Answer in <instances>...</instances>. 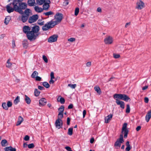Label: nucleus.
Masks as SVG:
<instances>
[{
    "instance_id": "nucleus-1",
    "label": "nucleus",
    "mask_w": 151,
    "mask_h": 151,
    "mask_svg": "<svg viewBox=\"0 0 151 151\" xmlns=\"http://www.w3.org/2000/svg\"><path fill=\"white\" fill-rule=\"evenodd\" d=\"M63 18V14L61 13H57L54 16V18L56 19L55 21L51 20L47 22L44 26L42 27V29L44 31H46L50 29L53 27L58 22H60Z\"/></svg>"
},
{
    "instance_id": "nucleus-2",
    "label": "nucleus",
    "mask_w": 151,
    "mask_h": 151,
    "mask_svg": "<svg viewBox=\"0 0 151 151\" xmlns=\"http://www.w3.org/2000/svg\"><path fill=\"white\" fill-rule=\"evenodd\" d=\"M127 123H124L122 129V134L120 135L119 138L117 139L114 144V146L117 149L119 148L121 144L124 142L123 134H124V138H127V137L129 131L127 129Z\"/></svg>"
},
{
    "instance_id": "nucleus-3",
    "label": "nucleus",
    "mask_w": 151,
    "mask_h": 151,
    "mask_svg": "<svg viewBox=\"0 0 151 151\" xmlns=\"http://www.w3.org/2000/svg\"><path fill=\"white\" fill-rule=\"evenodd\" d=\"M40 30V27L37 25H35L32 27L29 34L30 35L31 41L35 40L39 36L40 33L39 32Z\"/></svg>"
},
{
    "instance_id": "nucleus-4",
    "label": "nucleus",
    "mask_w": 151,
    "mask_h": 151,
    "mask_svg": "<svg viewBox=\"0 0 151 151\" xmlns=\"http://www.w3.org/2000/svg\"><path fill=\"white\" fill-rule=\"evenodd\" d=\"M6 8L7 12L9 13L13 12L14 11L16 12L18 11L17 5L13 1L7 5Z\"/></svg>"
},
{
    "instance_id": "nucleus-5",
    "label": "nucleus",
    "mask_w": 151,
    "mask_h": 151,
    "mask_svg": "<svg viewBox=\"0 0 151 151\" xmlns=\"http://www.w3.org/2000/svg\"><path fill=\"white\" fill-rule=\"evenodd\" d=\"M114 99H117L119 100H122L126 101H130V99L129 97L125 94H115L113 96Z\"/></svg>"
},
{
    "instance_id": "nucleus-6",
    "label": "nucleus",
    "mask_w": 151,
    "mask_h": 151,
    "mask_svg": "<svg viewBox=\"0 0 151 151\" xmlns=\"http://www.w3.org/2000/svg\"><path fill=\"white\" fill-rule=\"evenodd\" d=\"M17 6L18 9V11L17 12H19L21 14H23L24 12L22 11L23 9H25L27 7V4L25 3L22 2L19 3H17Z\"/></svg>"
},
{
    "instance_id": "nucleus-7",
    "label": "nucleus",
    "mask_w": 151,
    "mask_h": 151,
    "mask_svg": "<svg viewBox=\"0 0 151 151\" xmlns=\"http://www.w3.org/2000/svg\"><path fill=\"white\" fill-rule=\"evenodd\" d=\"M30 29L31 28L27 26H25L23 27V31L24 33L26 34L28 39L31 41L30 35L29 34V33H30L31 31Z\"/></svg>"
},
{
    "instance_id": "nucleus-8",
    "label": "nucleus",
    "mask_w": 151,
    "mask_h": 151,
    "mask_svg": "<svg viewBox=\"0 0 151 151\" xmlns=\"http://www.w3.org/2000/svg\"><path fill=\"white\" fill-rule=\"evenodd\" d=\"M145 4L141 0H138L136 3V8L138 9H141L144 7Z\"/></svg>"
},
{
    "instance_id": "nucleus-9",
    "label": "nucleus",
    "mask_w": 151,
    "mask_h": 151,
    "mask_svg": "<svg viewBox=\"0 0 151 151\" xmlns=\"http://www.w3.org/2000/svg\"><path fill=\"white\" fill-rule=\"evenodd\" d=\"M38 16L37 15H34L30 17L28 19V22L32 23L35 22L38 19Z\"/></svg>"
},
{
    "instance_id": "nucleus-10",
    "label": "nucleus",
    "mask_w": 151,
    "mask_h": 151,
    "mask_svg": "<svg viewBox=\"0 0 151 151\" xmlns=\"http://www.w3.org/2000/svg\"><path fill=\"white\" fill-rule=\"evenodd\" d=\"M58 36L57 35H54L50 36L48 39L49 42H56L57 40Z\"/></svg>"
},
{
    "instance_id": "nucleus-11",
    "label": "nucleus",
    "mask_w": 151,
    "mask_h": 151,
    "mask_svg": "<svg viewBox=\"0 0 151 151\" xmlns=\"http://www.w3.org/2000/svg\"><path fill=\"white\" fill-rule=\"evenodd\" d=\"M114 99L116 100V104L118 105H119L121 108L124 109L125 107L124 103L123 101H121L117 99Z\"/></svg>"
},
{
    "instance_id": "nucleus-12",
    "label": "nucleus",
    "mask_w": 151,
    "mask_h": 151,
    "mask_svg": "<svg viewBox=\"0 0 151 151\" xmlns=\"http://www.w3.org/2000/svg\"><path fill=\"white\" fill-rule=\"evenodd\" d=\"M104 41L106 44H111L113 42V39L111 37L109 36L106 37L104 39Z\"/></svg>"
},
{
    "instance_id": "nucleus-13",
    "label": "nucleus",
    "mask_w": 151,
    "mask_h": 151,
    "mask_svg": "<svg viewBox=\"0 0 151 151\" xmlns=\"http://www.w3.org/2000/svg\"><path fill=\"white\" fill-rule=\"evenodd\" d=\"M50 3V2H48V0L46 1L43 4V9L47 10L50 7L49 4Z\"/></svg>"
},
{
    "instance_id": "nucleus-14",
    "label": "nucleus",
    "mask_w": 151,
    "mask_h": 151,
    "mask_svg": "<svg viewBox=\"0 0 151 151\" xmlns=\"http://www.w3.org/2000/svg\"><path fill=\"white\" fill-rule=\"evenodd\" d=\"M47 101L45 99L42 98L39 100L40 106H44L46 104Z\"/></svg>"
},
{
    "instance_id": "nucleus-15",
    "label": "nucleus",
    "mask_w": 151,
    "mask_h": 151,
    "mask_svg": "<svg viewBox=\"0 0 151 151\" xmlns=\"http://www.w3.org/2000/svg\"><path fill=\"white\" fill-rule=\"evenodd\" d=\"M151 117V109L147 113L145 119L147 122H149L150 119Z\"/></svg>"
},
{
    "instance_id": "nucleus-16",
    "label": "nucleus",
    "mask_w": 151,
    "mask_h": 151,
    "mask_svg": "<svg viewBox=\"0 0 151 151\" xmlns=\"http://www.w3.org/2000/svg\"><path fill=\"white\" fill-rule=\"evenodd\" d=\"M112 114H110L106 117L105 119V123H108L110 122V121L112 118Z\"/></svg>"
},
{
    "instance_id": "nucleus-17",
    "label": "nucleus",
    "mask_w": 151,
    "mask_h": 151,
    "mask_svg": "<svg viewBox=\"0 0 151 151\" xmlns=\"http://www.w3.org/2000/svg\"><path fill=\"white\" fill-rule=\"evenodd\" d=\"M57 101L58 102H60L61 104H64L65 102V100L64 98L61 97L60 96L58 97Z\"/></svg>"
},
{
    "instance_id": "nucleus-18",
    "label": "nucleus",
    "mask_w": 151,
    "mask_h": 151,
    "mask_svg": "<svg viewBox=\"0 0 151 151\" xmlns=\"http://www.w3.org/2000/svg\"><path fill=\"white\" fill-rule=\"evenodd\" d=\"M4 150L6 151H16V149L15 148H13L11 146L5 148Z\"/></svg>"
},
{
    "instance_id": "nucleus-19",
    "label": "nucleus",
    "mask_w": 151,
    "mask_h": 151,
    "mask_svg": "<svg viewBox=\"0 0 151 151\" xmlns=\"http://www.w3.org/2000/svg\"><path fill=\"white\" fill-rule=\"evenodd\" d=\"M94 89L99 95H100L101 93V91L99 86H96L94 87Z\"/></svg>"
},
{
    "instance_id": "nucleus-20",
    "label": "nucleus",
    "mask_w": 151,
    "mask_h": 151,
    "mask_svg": "<svg viewBox=\"0 0 151 151\" xmlns=\"http://www.w3.org/2000/svg\"><path fill=\"white\" fill-rule=\"evenodd\" d=\"M29 16L26 15H22L21 17V20L23 22H25L28 18Z\"/></svg>"
},
{
    "instance_id": "nucleus-21",
    "label": "nucleus",
    "mask_w": 151,
    "mask_h": 151,
    "mask_svg": "<svg viewBox=\"0 0 151 151\" xmlns=\"http://www.w3.org/2000/svg\"><path fill=\"white\" fill-rule=\"evenodd\" d=\"M35 3V0H28L27 3L29 6H32L34 5Z\"/></svg>"
},
{
    "instance_id": "nucleus-22",
    "label": "nucleus",
    "mask_w": 151,
    "mask_h": 151,
    "mask_svg": "<svg viewBox=\"0 0 151 151\" xmlns=\"http://www.w3.org/2000/svg\"><path fill=\"white\" fill-rule=\"evenodd\" d=\"M129 143V141H127L126 143L127 147L125 149L126 151H129L131 149V147Z\"/></svg>"
},
{
    "instance_id": "nucleus-23",
    "label": "nucleus",
    "mask_w": 151,
    "mask_h": 151,
    "mask_svg": "<svg viewBox=\"0 0 151 151\" xmlns=\"http://www.w3.org/2000/svg\"><path fill=\"white\" fill-rule=\"evenodd\" d=\"M22 45L24 48H27L28 45V42L27 40H24L23 41Z\"/></svg>"
},
{
    "instance_id": "nucleus-24",
    "label": "nucleus",
    "mask_w": 151,
    "mask_h": 151,
    "mask_svg": "<svg viewBox=\"0 0 151 151\" xmlns=\"http://www.w3.org/2000/svg\"><path fill=\"white\" fill-rule=\"evenodd\" d=\"M25 98L24 99V100L26 102L27 104H30L31 102V100L27 96L25 95Z\"/></svg>"
},
{
    "instance_id": "nucleus-25",
    "label": "nucleus",
    "mask_w": 151,
    "mask_h": 151,
    "mask_svg": "<svg viewBox=\"0 0 151 151\" xmlns=\"http://www.w3.org/2000/svg\"><path fill=\"white\" fill-rule=\"evenodd\" d=\"M35 11L39 13L43 11V9L38 6H35Z\"/></svg>"
},
{
    "instance_id": "nucleus-26",
    "label": "nucleus",
    "mask_w": 151,
    "mask_h": 151,
    "mask_svg": "<svg viewBox=\"0 0 151 151\" xmlns=\"http://www.w3.org/2000/svg\"><path fill=\"white\" fill-rule=\"evenodd\" d=\"M11 19V18L10 17H6L5 19L4 23L6 24L7 25L8 24L10 20Z\"/></svg>"
},
{
    "instance_id": "nucleus-27",
    "label": "nucleus",
    "mask_w": 151,
    "mask_h": 151,
    "mask_svg": "<svg viewBox=\"0 0 151 151\" xmlns=\"http://www.w3.org/2000/svg\"><path fill=\"white\" fill-rule=\"evenodd\" d=\"M38 74V73L37 71H35L31 75V77L32 78H35L36 77V76H37Z\"/></svg>"
},
{
    "instance_id": "nucleus-28",
    "label": "nucleus",
    "mask_w": 151,
    "mask_h": 151,
    "mask_svg": "<svg viewBox=\"0 0 151 151\" xmlns=\"http://www.w3.org/2000/svg\"><path fill=\"white\" fill-rule=\"evenodd\" d=\"M20 97L19 96H17L15 99L14 100V103L15 104H17L20 101Z\"/></svg>"
},
{
    "instance_id": "nucleus-29",
    "label": "nucleus",
    "mask_w": 151,
    "mask_h": 151,
    "mask_svg": "<svg viewBox=\"0 0 151 151\" xmlns=\"http://www.w3.org/2000/svg\"><path fill=\"white\" fill-rule=\"evenodd\" d=\"M42 85L43 86L47 88L50 87V85L49 84L46 82H44L42 83Z\"/></svg>"
},
{
    "instance_id": "nucleus-30",
    "label": "nucleus",
    "mask_w": 151,
    "mask_h": 151,
    "mask_svg": "<svg viewBox=\"0 0 151 151\" xmlns=\"http://www.w3.org/2000/svg\"><path fill=\"white\" fill-rule=\"evenodd\" d=\"M40 93V91L38 90V89L37 88L35 89L34 93L35 95L36 96H38Z\"/></svg>"
},
{
    "instance_id": "nucleus-31",
    "label": "nucleus",
    "mask_w": 151,
    "mask_h": 151,
    "mask_svg": "<svg viewBox=\"0 0 151 151\" xmlns=\"http://www.w3.org/2000/svg\"><path fill=\"white\" fill-rule=\"evenodd\" d=\"M7 143V141L6 139L3 140L1 142V144L2 146L5 147L6 146V144Z\"/></svg>"
},
{
    "instance_id": "nucleus-32",
    "label": "nucleus",
    "mask_w": 151,
    "mask_h": 151,
    "mask_svg": "<svg viewBox=\"0 0 151 151\" xmlns=\"http://www.w3.org/2000/svg\"><path fill=\"white\" fill-rule=\"evenodd\" d=\"M73 129L72 128H70L68 129V134L71 135L73 134Z\"/></svg>"
},
{
    "instance_id": "nucleus-33",
    "label": "nucleus",
    "mask_w": 151,
    "mask_h": 151,
    "mask_svg": "<svg viewBox=\"0 0 151 151\" xmlns=\"http://www.w3.org/2000/svg\"><path fill=\"white\" fill-rule=\"evenodd\" d=\"M7 105V104H6V103L5 102L3 103L2 105L3 108L6 110H8V108Z\"/></svg>"
},
{
    "instance_id": "nucleus-34",
    "label": "nucleus",
    "mask_w": 151,
    "mask_h": 151,
    "mask_svg": "<svg viewBox=\"0 0 151 151\" xmlns=\"http://www.w3.org/2000/svg\"><path fill=\"white\" fill-rule=\"evenodd\" d=\"M64 109V106L63 105L61 106L58 109V110L60 111L59 112L63 113Z\"/></svg>"
},
{
    "instance_id": "nucleus-35",
    "label": "nucleus",
    "mask_w": 151,
    "mask_h": 151,
    "mask_svg": "<svg viewBox=\"0 0 151 151\" xmlns=\"http://www.w3.org/2000/svg\"><path fill=\"white\" fill-rule=\"evenodd\" d=\"M55 127L58 129H60L63 125V123H55Z\"/></svg>"
},
{
    "instance_id": "nucleus-36",
    "label": "nucleus",
    "mask_w": 151,
    "mask_h": 151,
    "mask_svg": "<svg viewBox=\"0 0 151 151\" xmlns=\"http://www.w3.org/2000/svg\"><path fill=\"white\" fill-rule=\"evenodd\" d=\"M68 86L70 87L72 89H74L76 87V84H70L68 85Z\"/></svg>"
},
{
    "instance_id": "nucleus-37",
    "label": "nucleus",
    "mask_w": 151,
    "mask_h": 151,
    "mask_svg": "<svg viewBox=\"0 0 151 151\" xmlns=\"http://www.w3.org/2000/svg\"><path fill=\"white\" fill-rule=\"evenodd\" d=\"M30 10L29 9H26L24 12V13L25 14V15H26L27 16H29Z\"/></svg>"
},
{
    "instance_id": "nucleus-38",
    "label": "nucleus",
    "mask_w": 151,
    "mask_h": 151,
    "mask_svg": "<svg viewBox=\"0 0 151 151\" xmlns=\"http://www.w3.org/2000/svg\"><path fill=\"white\" fill-rule=\"evenodd\" d=\"M130 111V106L129 104L127 105V108L126 109V112L127 113H129Z\"/></svg>"
},
{
    "instance_id": "nucleus-39",
    "label": "nucleus",
    "mask_w": 151,
    "mask_h": 151,
    "mask_svg": "<svg viewBox=\"0 0 151 151\" xmlns=\"http://www.w3.org/2000/svg\"><path fill=\"white\" fill-rule=\"evenodd\" d=\"M46 16H49L51 15H53L54 13L51 11H49L44 13V14Z\"/></svg>"
},
{
    "instance_id": "nucleus-40",
    "label": "nucleus",
    "mask_w": 151,
    "mask_h": 151,
    "mask_svg": "<svg viewBox=\"0 0 151 151\" xmlns=\"http://www.w3.org/2000/svg\"><path fill=\"white\" fill-rule=\"evenodd\" d=\"M42 20L40 19H39L38 20L37 22V24H39L40 25L42 26L44 24V22L42 21L41 22Z\"/></svg>"
},
{
    "instance_id": "nucleus-41",
    "label": "nucleus",
    "mask_w": 151,
    "mask_h": 151,
    "mask_svg": "<svg viewBox=\"0 0 151 151\" xmlns=\"http://www.w3.org/2000/svg\"><path fill=\"white\" fill-rule=\"evenodd\" d=\"M79 11V9L77 7L76 8L75 10V15L77 16L78 15Z\"/></svg>"
},
{
    "instance_id": "nucleus-42",
    "label": "nucleus",
    "mask_w": 151,
    "mask_h": 151,
    "mask_svg": "<svg viewBox=\"0 0 151 151\" xmlns=\"http://www.w3.org/2000/svg\"><path fill=\"white\" fill-rule=\"evenodd\" d=\"M63 113L59 112L58 115V118L61 119L63 117Z\"/></svg>"
},
{
    "instance_id": "nucleus-43",
    "label": "nucleus",
    "mask_w": 151,
    "mask_h": 151,
    "mask_svg": "<svg viewBox=\"0 0 151 151\" xmlns=\"http://www.w3.org/2000/svg\"><path fill=\"white\" fill-rule=\"evenodd\" d=\"M23 121V118L21 116H19L18 117V121L17 123H22Z\"/></svg>"
},
{
    "instance_id": "nucleus-44",
    "label": "nucleus",
    "mask_w": 151,
    "mask_h": 151,
    "mask_svg": "<svg viewBox=\"0 0 151 151\" xmlns=\"http://www.w3.org/2000/svg\"><path fill=\"white\" fill-rule=\"evenodd\" d=\"M7 105L8 108L11 107L12 105V102L10 101H8L7 102Z\"/></svg>"
},
{
    "instance_id": "nucleus-45",
    "label": "nucleus",
    "mask_w": 151,
    "mask_h": 151,
    "mask_svg": "<svg viewBox=\"0 0 151 151\" xmlns=\"http://www.w3.org/2000/svg\"><path fill=\"white\" fill-rule=\"evenodd\" d=\"M35 147L34 144L33 143L29 144L28 145V147L29 148H33Z\"/></svg>"
},
{
    "instance_id": "nucleus-46",
    "label": "nucleus",
    "mask_w": 151,
    "mask_h": 151,
    "mask_svg": "<svg viewBox=\"0 0 151 151\" xmlns=\"http://www.w3.org/2000/svg\"><path fill=\"white\" fill-rule=\"evenodd\" d=\"M42 58H43V60H44V61L46 63H47V62H48V59H47V58L46 57L45 55H43V56H42Z\"/></svg>"
},
{
    "instance_id": "nucleus-47",
    "label": "nucleus",
    "mask_w": 151,
    "mask_h": 151,
    "mask_svg": "<svg viewBox=\"0 0 151 151\" xmlns=\"http://www.w3.org/2000/svg\"><path fill=\"white\" fill-rule=\"evenodd\" d=\"M23 0H13V1L17 5V3H21L22 2Z\"/></svg>"
},
{
    "instance_id": "nucleus-48",
    "label": "nucleus",
    "mask_w": 151,
    "mask_h": 151,
    "mask_svg": "<svg viewBox=\"0 0 151 151\" xmlns=\"http://www.w3.org/2000/svg\"><path fill=\"white\" fill-rule=\"evenodd\" d=\"M113 56L115 58H118L120 57V55L119 54H114Z\"/></svg>"
},
{
    "instance_id": "nucleus-49",
    "label": "nucleus",
    "mask_w": 151,
    "mask_h": 151,
    "mask_svg": "<svg viewBox=\"0 0 151 151\" xmlns=\"http://www.w3.org/2000/svg\"><path fill=\"white\" fill-rule=\"evenodd\" d=\"M76 40L75 38L73 37H71L69 39H68V41L71 42H73L74 41H75Z\"/></svg>"
},
{
    "instance_id": "nucleus-50",
    "label": "nucleus",
    "mask_w": 151,
    "mask_h": 151,
    "mask_svg": "<svg viewBox=\"0 0 151 151\" xmlns=\"http://www.w3.org/2000/svg\"><path fill=\"white\" fill-rule=\"evenodd\" d=\"M55 78L54 73L52 72L50 73V79H53Z\"/></svg>"
},
{
    "instance_id": "nucleus-51",
    "label": "nucleus",
    "mask_w": 151,
    "mask_h": 151,
    "mask_svg": "<svg viewBox=\"0 0 151 151\" xmlns=\"http://www.w3.org/2000/svg\"><path fill=\"white\" fill-rule=\"evenodd\" d=\"M12 46L13 48H14L16 46L15 41L14 40H13L12 41Z\"/></svg>"
},
{
    "instance_id": "nucleus-52",
    "label": "nucleus",
    "mask_w": 151,
    "mask_h": 151,
    "mask_svg": "<svg viewBox=\"0 0 151 151\" xmlns=\"http://www.w3.org/2000/svg\"><path fill=\"white\" fill-rule=\"evenodd\" d=\"M35 80L37 81H40L41 80V78L39 76H37L35 77Z\"/></svg>"
},
{
    "instance_id": "nucleus-53",
    "label": "nucleus",
    "mask_w": 151,
    "mask_h": 151,
    "mask_svg": "<svg viewBox=\"0 0 151 151\" xmlns=\"http://www.w3.org/2000/svg\"><path fill=\"white\" fill-rule=\"evenodd\" d=\"M12 65V63L10 62L9 63H7V64L6 65V66L7 67L9 68L11 67Z\"/></svg>"
},
{
    "instance_id": "nucleus-54",
    "label": "nucleus",
    "mask_w": 151,
    "mask_h": 151,
    "mask_svg": "<svg viewBox=\"0 0 151 151\" xmlns=\"http://www.w3.org/2000/svg\"><path fill=\"white\" fill-rule=\"evenodd\" d=\"M29 137L28 135H26L24 137V139L25 141H28L29 139Z\"/></svg>"
},
{
    "instance_id": "nucleus-55",
    "label": "nucleus",
    "mask_w": 151,
    "mask_h": 151,
    "mask_svg": "<svg viewBox=\"0 0 151 151\" xmlns=\"http://www.w3.org/2000/svg\"><path fill=\"white\" fill-rule=\"evenodd\" d=\"M60 122H62V123H63V122L61 120V119L58 118V119L56 120L55 123H60Z\"/></svg>"
},
{
    "instance_id": "nucleus-56",
    "label": "nucleus",
    "mask_w": 151,
    "mask_h": 151,
    "mask_svg": "<svg viewBox=\"0 0 151 151\" xmlns=\"http://www.w3.org/2000/svg\"><path fill=\"white\" fill-rule=\"evenodd\" d=\"M144 101L145 103H148L149 102V99L147 97H145L144 99Z\"/></svg>"
},
{
    "instance_id": "nucleus-57",
    "label": "nucleus",
    "mask_w": 151,
    "mask_h": 151,
    "mask_svg": "<svg viewBox=\"0 0 151 151\" xmlns=\"http://www.w3.org/2000/svg\"><path fill=\"white\" fill-rule=\"evenodd\" d=\"M38 88L41 90H43L45 89V88L41 86H38Z\"/></svg>"
},
{
    "instance_id": "nucleus-58",
    "label": "nucleus",
    "mask_w": 151,
    "mask_h": 151,
    "mask_svg": "<svg viewBox=\"0 0 151 151\" xmlns=\"http://www.w3.org/2000/svg\"><path fill=\"white\" fill-rule=\"evenodd\" d=\"M73 105L72 104H70L68 106V109H72L73 107Z\"/></svg>"
},
{
    "instance_id": "nucleus-59",
    "label": "nucleus",
    "mask_w": 151,
    "mask_h": 151,
    "mask_svg": "<svg viewBox=\"0 0 151 151\" xmlns=\"http://www.w3.org/2000/svg\"><path fill=\"white\" fill-rule=\"evenodd\" d=\"M65 148L68 151L71 150V148L69 146H66L65 147Z\"/></svg>"
},
{
    "instance_id": "nucleus-60",
    "label": "nucleus",
    "mask_w": 151,
    "mask_h": 151,
    "mask_svg": "<svg viewBox=\"0 0 151 151\" xmlns=\"http://www.w3.org/2000/svg\"><path fill=\"white\" fill-rule=\"evenodd\" d=\"M49 83L50 84H53L54 83V81L53 80V79H50Z\"/></svg>"
},
{
    "instance_id": "nucleus-61",
    "label": "nucleus",
    "mask_w": 151,
    "mask_h": 151,
    "mask_svg": "<svg viewBox=\"0 0 151 151\" xmlns=\"http://www.w3.org/2000/svg\"><path fill=\"white\" fill-rule=\"evenodd\" d=\"M91 65V62H88L86 63V66L88 67H90Z\"/></svg>"
},
{
    "instance_id": "nucleus-62",
    "label": "nucleus",
    "mask_w": 151,
    "mask_h": 151,
    "mask_svg": "<svg viewBox=\"0 0 151 151\" xmlns=\"http://www.w3.org/2000/svg\"><path fill=\"white\" fill-rule=\"evenodd\" d=\"M69 2L68 1V0H65L64 2V4L65 5H67L68 4Z\"/></svg>"
},
{
    "instance_id": "nucleus-63",
    "label": "nucleus",
    "mask_w": 151,
    "mask_h": 151,
    "mask_svg": "<svg viewBox=\"0 0 151 151\" xmlns=\"http://www.w3.org/2000/svg\"><path fill=\"white\" fill-rule=\"evenodd\" d=\"M141 128V127L140 126H138L136 128V130L137 131H139Z\"/></svg>"
},
{
    "instance_id": "nucleus-64",
    "label": "nucleus",
    "mask_w": 151,
    "mask_h": 151,
    "mask_svg": "<svg viewBox=\"0 0 151 151\" xmlns=\"http://www.w3.org/2000/svg\"><path fill=\"white\" fill-rule=\"evenodd\" d=\"M130 24L131 23L130 22L126 23L125 25V27L126 28H127L128 26L130 25Z\"/></svg>"
}]
</instances>
